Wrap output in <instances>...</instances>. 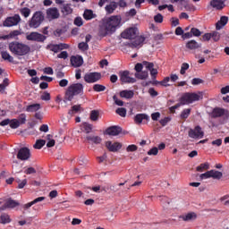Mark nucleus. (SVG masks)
<instances>
[{"label": "nucleus", "mask_w": 229, "mask_h": 229, "mask_svg": "<svg viewBox=\"0 0 229 229\" xmlns=\"http://www.w3.org/2000/svg\"><path fill=\"white\" fill-rule=\"evenodd\" d=\"M123 18L121 15H113L104 21L103 26L99 30L100 37H106L110 33H114L117 28H121Z\"/></svg>", "instance_id": "1"}, {"label": "nucleus", "mask_w": 229, "mask_h": 229, "mask_svg": "<svg viewBox=\"0 0 229 229\" xmlns=\"http://www.w3.org/2000/svg\"><path fill=\"white\" fill-rule=\"evenodd\" d=\"M9 51L15 56H26L30 51H31V48L21 42L19 41H13L9 43Z\"/></svg>", "instance_id": "2"}, {"label": "nucleus", "mask_w": 229, "mask_h": 229, "mask_svg": "<svg viewBox=\"0 0 229 229\" xmlns=\"http://www.w3.org/2000/svg\"><path fill=\"white\" fill-rule=\"evenodd\" d=\"M81 94H83V84H72L68 87L65 92V99H67V101H72V99H74V96H80Z\"/></svg>", "instance_id": "3"}, {"label": "nucleus", "mask_w": 229, "mask_h": 229, "mask_svg": "<svg viewBox=\"0 0 229 229\" xmlns=\"http://www.w3.org/2000/svg\"><path fill=\"white\" fill-rule=\"evenodd\" d=\"M201 98L200 93L186 92L180 98L181 105H191Z\"/></svg>", "instance_id": "4"}, {"label": "nucleus", "mask_w": 229, "mask_h": 229, "mask_svg": "<svg viewBox=\"0 0 229 229\" xmlns=\"http://www.w3.org/2000/svg\"><path fill=\"white\" fill-rule=\"evenodd\" d=\"M44 21V13L40 11L34 13L30 21H29L30 28L37 29Z\"/></svg>", "instance_id": "5"}, {"label": "nucleus", "mask_w": 229, "mask_h": 229, "mask_svg": "<svg viewBox=\"0 0 229 229\" xmlns=\"http://www.w3.org/2000/svg\"><path fill=\"white\" fill-rule=\"evenodd\" d=\"M188 135L191 139L199 140V139L205 137V131H203V129L199 125H197L193 129H190Z\"/></svg>", "instance_id": "6"}, {"label": "nucleus", "mask_w": 229, "mask_h": 229, "mask_svg": "<svg viewBox=\"0 0 229 229\" xmlns=\"http://www.w3.org/2000/svg\"><path fill=\"white\" fill-rule=\"evenodd\" d=\"M139 34V30L135 27H131L122 32V38H127L129 40H132L133 38H137V35Z\"/></svg>", "instance_id": "7"}, {"label": "nucleus", "mask_w": 229, "mask_h": 229, "mask_svg": "<svg viewBox=\"0 0 229 229\" xmlns=\"http://www.w3.org/2000/svg\"><path fill=\"white\" fill-rule=\"evenodd\" d=\"M119 75L122 83H135L137 81V79L131 77V73L128 71L120 72Z\"/></svg>", "instance_id": "8"}, {"label": "nucleus", "mask_w": 229, "mask_h": 229, "mask_svg": "<svg viewBox=\"0 0 229 229\" xmlns=\"http://www.w3.org/2000/svg\"><path fill=\"white\" fill-rule=\"evenodd\" d=\"M17 158L22 161L30 160L31 158V151L30 148L23 147L19 149Z\"/></svg>", "instance_id": "9"}, {"label": "nucleus", "mask_w": 229, "mask_h": 229, "mask_svg": "<svg viewBox=\"0 0 229 229\" xmlns=\"http://www.w3.org/2000/svg\"><path fill=\"white\" fill-rule=\"evenodd\" d=\"M26 38L32 42H44L46 40V36L38 32H30L26 35Z\"/></svg>", "instance_id": "10"}, {"label": "nucleus", "mask_w": 229, "mask_h": 229, "mask_svg": "<svg viewBox=\"0 0 229 229\" xmlns=\"http://www.w3.org/2000/svg\"><path fill=\"white\" fill-rule=\"evenodd\" d=\"M21 22V16L19 14H15L14 16L8 17L4 21V26L7 28H12V26H17Z\"/></svg>", "instance_id": "11"}, {"label": "nucleus", "mask_w": 229, "mask_h": 229, "mask_svg": "<svg viewBox=\"0 0 229 229\" xmlns=\"http://www.w3.org/2000/svg\"><path fill=\"white\" fill-rule=\"evenodd\" d=\"M101 80V74L99 72H90L84 76V81L86 83H96Z\"/></svg>", "instance_id": "12"}, {"label": "nucleus", "mask_w": 229, "mask_h": 229, "mask_svg": "<svg viewBox=\"0 0 229 229\" xmlns=\"http://www.w3.org/2000/svg\"><path fill=\"white\" fill-rule=\"evenodd\" d=\"M105 146L108 151H111L112 153H115L123 148V144L119 142H112V141H106Z\"/></svg>", "instance_id": "13"}, {"label": "nucleus", "mask_w": 229, "mask_h": 229, "mask_svg": "<svg viewBox=\"0 0 229 229\" xmlns=\"http://www.w3.org/2000/svg\"><path fill=\"white\" fill-rule=\"evenodd\" d=\"M60 17V12L57 8L52 7L47 10V19L48 21H54L55 19H58Z\"/></svg>", "instance_id": "14"}, {"label": "nucleus", "mask_w": 229, "mask_h": 229, "mask_svg": "<svg viewBox=\"0 0 229 229\" xmlns=\"http://www.w3.org/2000/svg\"><path fill=\"white\" fill-rule=\"evenodd\" d=\"M143 65L150 72V75L152 76V78H157V74H158V70H157V68H154L155 64L153 63L143 61Z\"/></svg>", "instance_id": "15"}, {"label": "nucleus", "mask_w": 229, "mask_h": 229, "mask_svg": "<svg viewBox=\"0 0 229 229\" xmlns=\"http://www.w3.org/2000/svg\"><path fill=\"white\" fill-rule=\"evenodd\" d=\"M21 204L14 199H9L4 206L0 208V210H6V208H15L19 207Z\"/></svg>", "instance_id": "16"}, {"label": "nucleus", "mask_w": 229, "mask_h": 229, "mask_svg": "<svg viewBox=\"0 0 229 229\" xmlns=\"http://www.w3.org/2000/svg\"><path fill=\"white\" fill-rule=\"evenodd\" d=\"M71 64L72 67H81L83 65V57L81 55H72L71 57Z\"/></svg>", "instance_id": "17"}, {"label": "nucleus", "mask_w": 229, "mask_h": 229, "mask_svg": "<svg viewBox=\"0 0 229 229\" xmlns=\"http://www.w3.org/2000/svg\"><path fill=\"white\" fill-rule=\"evenodd\" d=\"M122 130L118 126H111L106 130V135H110L111 137H116L121 133Z\"/></svg>", "instance_id": "18"}, {"label": "nucleus", "mask_w": 229, "mask_h": 229, "mask_svg": "<svg viewBox=\"0 0 229 229\" xmlns=\"http://www.w3.org/2000/svg\"><path fill=\"white\" fill-rule=\"evenodd\" d=\"M225 1L226 0H211L210 6H212V8H215V10H223V8L226 6L225 4Z\"/></svg>", "instance_id": "19"}, {"label": "nucleus", "mask_w": 229, "mask_h": 229, "mask_svg": "<svg viewBox=\"0 0 229 229\" xmlns=\"http://www.w3.org/2000/svg\"><path fill=\"white\" fill-rule=\"evenodd\" d=\"M211 115L212 117H223V115H228V110L216 107L213 109Z\"/></svg>", "instance_id": "20"}, {"label": "nucleus", "mask_w": 229, "mask_h": 229, "mask_svg": "<svg viewBox=\"0 0 229 229\" xmlns=\"http://www.w3.org/2000/svg\"><path fill=\"white\" fill-rule=\"evenodd\" d=\"M86 140H88L89 144H101V142H103V139H101V137L95 135L86 136Z\"/></svg>", "instance_id": "21"}, {"label": "nucleus", "mask_w": 229, "mask_h": 229, "mask_svg": "<svg viewBox=\"0 0 229 229\" xmlns=\"http://www.w3.org/2000/svg\"><path fill=\"white\" fill-rule=\"evenodd\" d=\"M149 116L146 114H138L134 116V122L136 124H142V121H148Z\"/></svg>", "instance_id": "22"}, {"label": "nucleus", "mask_w": 229, "mask_h": 229, "mask_svg": "<svg viewBox=\"0 0 229 229\" xmlns=\"http://www.w3.org/2000/svg\"><path fill=\"white\" fill-rule=\"evenodd\" d=\"M117 6H119V4L116 2H110L107 5H106L105 10L106 12V13H114V12H115V10H117Z\"/></svg>", "instance_id": "23"}, {"label": "nucleus", "mask_w": 229, "mask_h": 229, "mask_svg": "<svg viewBox=\"0 0 229 229\" xmlns=\"http://www.w3.org/2000/svg\"><path fill=\"white\" fill-rule=\"evenodd\" d=\"M186 47L187 49H191V51H194L195 49H199V47H201V44L198 43L194 39H191L187 42Z\"/></svg>", "instance_id": "24"}, {"label": "nucleus", "mask_w": 229, "mask_h": 229, "mask_svg": "<svg viewBox=\"0 0 229 229\" xmlns=\"http://www.w3.org/2000/svg\"><path fill=\"white\" fill-rule=\"evenodd\" d=\"M44 199H46V197H38L37 199H35L34 200L24 204L23 205V208L24 210H28V208H31V207H33V205H36V203H40V201H44Z\"/></svg>", "instance_id": "25"}, {"label": "nucleus", "mask_w": 229, "mask_h": 229, "mask_svg": "<svg viewBox=\"0 0 229 229\" xmlns=\"http://www.w3.org/2000/svg\"><path fill=\"white\" fill-rule=\"evenodd\" d=\"M181 219H182V221H195V219H198V215L194 212H190L182 215Z\"/></svg>", "instance_id": "26"}, {"label": "nucleus", "mask_w": 229, "mask_h": 229, "mask_svg": "<svg viewBox=\"0 0 229 229\" xmlns=\"http://www.w3.org/2000/svg\"><path fill=\"white\" fill-rule=\"evenodd\" d=\"M228 24V17L226 16H222L220 18V21H218L216 24V30H222V28H225Z\"/></svg>", "instance_id": "27"}, {"label": "nucleus", "mask_w": 229, "mask_h": 229, "mask_svg": "<svg viewBox=\"0 0 229 229\" xmlns=\"http://www.w3.org/2000/svg\"><path fill=\"white\" fill-rule=\"evenodd\" d=\"M9 223H12V217H10V215L6 213H3L2 215H0L1 225H9Z\"/></svg>", "instance_id": "28"}, {"label": "nucleus", "mask_w": 229, "mask_h": 229, "mask_svg": "<svg viewBox=\"0 0 229 229\" xmlns=\"http://www.w3.org/2000/svg\"><path fill=\"white\" fill-rule=\"evenodd\" d=\"M92 128H93V125L89 123H82L81 124V130L85 133H90L92 131Z\"/></svg>", "instance_id": "29"}, {"label": "nucleus", "mask_w": 229, "mask_h": 229, "mask_svg": "<svg viewBox=\"0 0 229 229\" xmlns=\"http://www.w3.org/2000/svg\"><path fill=\"white\" fill-rule=\"evenodd\" d=\"M121 98H125V99H131L133 98L134 93L133 90H123L120 92Z\"/></svg>", "instance_id": "30"}, {"label": "nucleus", "mask_w": 229, "mask_h": 229, "mask_svg": "<svg viewBox=\"0 0 229 229\" xmlns=\"http://www.w3.org/2000/svg\"><path fill=\"white\" fill-rule=\"evenodd\" d=\"M210 175L211 178H214V180H221L223 178V173L216 170H210Z\"/></svg>", "instance_id": "31"}, {"label": "nucleus", "mask_w": 229, "mask_h": 229, "mask_svg": "<svg viewBox=\"0 0 229 229\" xmlns=\"http://www.w3.org/2000/svg\"><path fill=\"white\" fill-rule=\"evenodd\" d=\"M47 49L48 51H53V53L60 52V45L59 44H50L47 46Z\"/></svg>", "instance_id": "32"}, {"label": "nucleus", "mask_w": 229, "mask_h": 229, "mask_svg": "<svg viewBox=\"0 0 229 229\" xmlns=\"http://www.w3.org/2000/svg\"><path fill=\"white\" fill-rule=\"evenodd\" d=\"M40 110V104H32L27 106V112H38Z\"/></svg>", "instance_id": "33"}, {"label": "nucleus", "mask_w": 229, "mask_h": 229, "mask_svg": "<svg viewBox=\"0 0 229 229\" xmlns=\"http://www.w3.org/2000/svg\"><path fill=\"white\" fill-rule=\"evenodd\" d=\"M80 112H81V106L75 105L72 107L68 114L69 115H74V114H80Z\"/></svg>", "instance_id": "34"}, {"label": "nucleus", "mask_w": 229, "mask_h": 229, "mask_svg": "<svg viewBox=\"0 0 229 229\" xmlns=\"http://www.w3.org/2000/svg\"><path fill=\"white\" fill-rule=\"evenodd\" d=\"M148 75L149 74L146 71L139 72L134 74L135 78H137L138 80H147Z\"/></svg>", "instance_id": "35"}, {"label": "nucleus", "mask_w": 229, "mask_h": 229, "mask_svg": "<svg viewBox=\"0 0 229 229\" xmlns=\"http://www.w3.org/2000/svg\"><path fill=\"white\" fill-rule=\"evenodd\" d=\"M208 169H210V164H208V162L200 164L199 166H197V171L199 173H203V171H207Z\"/></svg>", "instance_id": "36"}, {"label": "nucleus", "mask_w": 229, "mask_h": 229, "mask_svg": "<svg viewBox=\"0 0 229 229\" xmlns=\"http://www.w3.org/2000/svg\"><path fill=\"white\" fill-rule=\"evenodd\" d=\"M90 121H98L99 120V111L92 110L89 114Z\"/></svg>", "instance_id": "37"}, {"label": "nucleus", "mask_w": 229, "mask_h": 229, "mask_svg": "<svg viewBox=\"0 0 229 229\" xmlns=\"http://www.w3.org/2000/svg\"><path fill=\"white\" fill-rule=\"evenodd\" d=\"M20 13L25 17V19H28L30 15H31V10L28 7L20 9Z\"/></svg>", "instance_id": "38"}, {"label": "nucleus", "mask_w": 229, "mask_h": 229, "mask_svg": "<svg viewBox=\"0 0 229 229\" xmlns=\"http://www.w3.org/2000/svg\"><path fill=\"white\" fill-rule=\"evenodd\" d=\"M143 42L144 38L138 37L136 38V40L133 43L129 44V46L130 47H139V46H140Z\"/></svg>", "instance_id": "39"}, {"label": "nucleus", "mask_w": 229, "mask_h": 229, "mask_svg": "<svg viewBox=\"0 0 229 229\" xmlns=\"http://www.w3.org/2000/svg\"><path fill=\"white\" fill-rule=\"evenodd\" d=\"M9 126L13 130H17V128L21 126V123L17 119H13V120H10Z\"/></svg>", "instance_id": "40"}, {"label": "nucleus", "mask_w": 229, "mask_h": 229, "mask_svg": "<svg viewBox=\"0 0 229 229\" xmlns=\"http://www.w3.org/2000/svg\"><path fill=\"white\" fill-rule=\"evenodd\" d=\"M46 146V140H38L36 143L33 145L35 149H42Z\"/></svg>", "instance_id": "41"}, {"label": "nucleus", "mask_w": 229, "mask_h": 229, "mask_svg": "<svg viewBox=\"0 0 229 229\" xmlns=\"http://www.w3.org/2000/svg\"><path fill=\"white\" fill-rule=\"evenodd\" d=\"M83 17L86 21H90L91 19H94V13L92 10H86L84 12Z\"/></svg>", "instance_id": "42"}, {"label": "nucleus", "mask_w": 229, "mask_h": 229, "mask_svg": "<svg viewBox=\"0 0 229 229\" xmlns=\"http://www.w3.org/2000/svg\"><path fill=\"white\" fill-rule=\"evenodd\" d=\"M169 81H171V79L169 77H165L161 81H156L155 85H162V87H169Z\"/></svg>", "instance_id": "43"}, {"label": "nucleus", "mask_w": 229, "mask_h": 229, "mask_svg": "<svg viewBox=\"0 0 229 229\" xmlns=\"http://www.w3.org/2000/svg\"><path fill=\"white\" fill-rule=\"evenodd\" d=\"M2 58L4 60H7V62H13V56H12L7 51L2 52Z\"/></svg>", "instance_id": "44"}, {"label": "nucleus", "mask_w": 229, "mask_h": 229, "mask_svg": "<svg viewBox=\"0 0 229 229\" xmlns=\"http://www.w3.org/2000/svg\"><path fill=\"white\" fill-rule=\"evenodd\" d=\"M93 90L95 92H105V90H106V87L101 85V84H95L93 86Z\"/></svg>", "instance_id": "45"}, {"label": "nucleus", "mask_w": 229, "mask_h": 229, "mask_svg": "<svg viewBox=\"0 0 229 229\" xmlns=\"http://www.w3.org/2000/svg\"><path fill=\"white\" fill-rule=\"evenodd\" d=\"M191 109L186 108L181 113V119H187L191 115Z\"/></svg>", "instance_id": "46"}, {"label": "nucleus", "mask_w": 229, "mask_h": 229, "mask_svg": "<svg viewBox=\"0 0 229 229\" xmlns=\"http://www.w3.org/2000/svg\"><path fill=\"white\" fill-rule=\"evenodd\" d=\"M147 155H148V157H157V155H158V148L154 147V148H150L147 152Z\"/></svg>", "instance_id": "47"}, {"label": "nucleus", "mask_w": 229, "mask_h": 229, "mask_svg": "<svg viewBox=\"0 0 229 229\" xmlns=\"http://www.w3.org/2000/svg\"><path fill=\"white\" fill-rule=\"evenodd\" d=\"M220 201L221 203H223L225 207H229V194H226L221 197Z\"/></svg>", "instance_id": "48"}, {"label": "nucleus", "mask_w": 229, "mask_h": 229, "mask_svg": "<svg viewBox=\"0 0 229 229\" xmlns=\"http://www.w3.org/2000/svg\"><path fill=\"white\" fill-rule=\"evenodd\" d=\"M8 85H10V81L8 79H4L3 83L0 84V92H4V89Z\"/></svg>", "instance_id": "49"}, {"label": "nucleus", "mask_w": 229, "mask_h": 229, "mask_svg": "<svg viewBox=\"0 0 229 229\" xmlns=\"http://www.w3.org/2000/svg\"><path fill=\"white\" fill-rule=\"evenodd\" d=\"M62 12H63V13L69 15V13H72V8H71L70 4H65V5H64Z\"/></svg>", "instance_id": "50"}, {"label": "nucleus", "mask_w": 229, "mask_h": 229, "mask_svg": "<svg viewBox=\"0 0 229 229\" xmlns=\"http://www.w3.org/2000/svg\"><path fill=\"white\" fill-rule=\"evenodd\" d=\"M40 98H41L42 101H51V94H49V92H47V91H44L41 94Z\"/></svg>", "instance_id": "51"}, {"label": "nucleus", "mask_w": 229, "mask_h": 229, "mask_svg": "<svg viewBox=\"0 0 229 229\" xmlns=\"http://www.w3.org/2000/svg\"><path fill=\"white\" fill-rule=\"evenodd\" d=\"M154 21L157 24H162V22H164V16L161 13H157L154 16Z\"/></svg>", "instance_id": "52"}, {"label": "nucleus", "mask_w": 229, "mask_h": 229, "mask_svg": "<svg viewBox=\"0 0 229 229\" xmlns=\"http://www.w3.org/2000/svg\"><path fill=\"white\" fill-rule=\"evenodd\" d=\"M47 139L48 140V142L47 143V147L53 148V146H55V140H53V136H51V134H48L47 136Z\"/></svg>", "instance_id": "53"}, {"label": "nucleus", "mask_w": 229, "mask_h": 229, "mask_svg": "<svg viewBox=\"0 0 229 229\" xmlns=\"http://www.w3.org/2000/svg\"><path fill=\"white\" fill-rule=\"evenodd\" d=\"M116 114H118V115H120L121 117H126V108L124 107L117 108Z\"/></svg>", "instance_id": "54"}, {"label": "nucleus", "mask_w": 229, "mask_h": 229, "mask_svg": "<svg viewBox=\"0 0 229 229\" xmlns=\"http://www.w3.org/2000/svg\"><path fill=\"white\" fill-rule=\"evenodd\" d=\"M211 38H213L214 42H218L221 38V34L217 31L211 32Z\"/></svg>", "instance_id": "55"}, {"label": "nucleus", "mask_w": 229, "mask_h": 229, "mask_svg": "<svg viewBox=\"0 0 229 229\" xmlns=\"http://www.w3.org/2000/svg\"><path fill=\"white\" fill-rule=\"evenodd\" d=\"M17 183H18V189H24V187H26V184L28 183V180L24 179L21 181L19 179L17 180Z\"/></svg>", "instance_id": "56"}, {"label": "nucleus", "mask_w": 229, "mask_h": 229, "mask_svg": "<svg viewBox=\"0 0 229 229\" xmlns=\"http://www.w3.org/2000/svg\"><path fill=\"white\" fill-rule=\"evenodd\" d=\"M191 33L193 37H201V31L197 28H191Z\"/></svg>", "instance_id": "57"}, {"label": "nucleus", "mask_w": 229, "mask_h": 229, "mask_svg": "<svg viewBox=\"0 0 229 229\" xmlns=\"http://www.w3.org/2000/svg\"><path fill=\"white\" fill-rule=\"evenodd\" d=\"M189 71V64L187 63H184L182 64L181 66V71H180V73L181 74H185V72Z\"/></svg>", "instance_id": "58"}, {"label": "nucleus", "mask_w": 229, "mask_h": 229, "mask_svg": "<svg viewBox=\"0 0 229 229\" xmlns=\"http://www.w3.org/2000/svg\"><path fill=\"white\" fill-rule=\"evenodd\" d=\"M137 149H139V148L136 145H129L126 148V151L127 153H133V151H137Z\"/></svg>", "instance_id": "59"}, {"label": "nucleus", "mask_w": 229, "mask_h": 229, "mask_svg": "<svg viewBox=\"0 0 229 229\" xmlns=\"http://www.w3.org/2000/svg\"><path fill=\"white\" fill-rule=\"evenodd\" d=\"M18 121L20 124H26V114H20L18 117Z\"/></svg>", "instance_id": "60"}, {"label": "nucleus", "mask_w": 229, "mask_h": 229, "mask_svg": "<svg viewBox=\"0 0 229 229\" xmlns=\"http://www.w3.org/2000/svg\"><path fill=\"white\" fill-rule=\"evenodd\" d=\"M79 49H81L82 51H87L89 49V44H87L86 42L80 43Z\"/></svg>", "instance_id": "61"}, {"label": "nucleus", "mask_w": 229, "mask_h": 229, "mask_svg": "<svg viewBox=\"0 0 229 229\" xmlns=\"http://www.w3.org/2000/svg\"><path fill=\"white\" fill-rule=\"evenodd\" d=\"M68 57L69 54L67 53V51H63L57 55V58H63V60H66V58Z\"/></svg>", "instance_id": "62"}, {"label": "nucleus", "mask_w": 229, "mask_h": 229, "mask_svg": "<svg viewBox=\"0 0 229 229\" xmlns=\"http://www.w3.org/2000/svg\"><path fill=\"white\" fill-rule=\"evenodd\" d=\"M199 178H200V180H207L208 178H211L210 171H208V172L200 174Z\"/></svg>", "instance_id": "63"}, {"label": "nucleus", "mask_w": 229, "mask_h": 229, "mask_svg": "<svg viewBox=\"0 0 229 229\" xmlns=\"http://www.w3.org/2000/svg\"><path fill=\"white\" fill-rule=\"evenodd\" d=\"M221 94L225 95V94H229V85L223 87L220 89Z\"/></svg>", "instance_id": "64"}]
</instances>
